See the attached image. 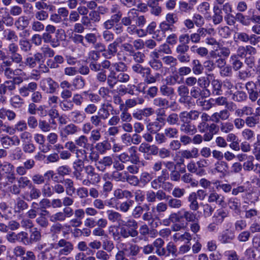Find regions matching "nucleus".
<instances>
[{"instance_id":"6e6552de","label":"nucleus","mask_w":260,"mask_h":260,"mask_svg":"<svg viewBox=\"0 0 260 260\" xmlns=\"http://www.w3.org/2000/svg\"><path fill=\"white\" fill-rule=\"evenodd\" d=\"M177 155L180 157V160L184 161V158L190 159L197 158L199 156V150L197 148L193 147L190 150H184L178 152Z\"/></svg>"},{"instance_id":"ea45409f","label":"nucleus","mask_w":260,"mask_h":260,"mask_svg":"<svg viewBox=\"0 0 260 260\" xmlns=\"http://www.w3.org/2000/svg\"><path fill=\"white\" fill-rule=\"evenodd\" d=\"M4 38L8 41H17L18 38L16 32L10 29H6L3 32Z\"/></svg>"},{"instance_id":"338daca9","label":"nucleus","mask_w":260,"mask_h":260,"mask_svg":"<svg viewBox=\"0 0 260 260\" xmlns=\"http://www.w3.org/2000/svg\"><path fill=\"white\" fill-rule=\"evenodd\" d=\"M66 218V214L62 212H57L50 216V220L53 222L56 221H63Z\"/></svg>"},{"instance_id":"c756f323","label":"nucleus","mask_w":260,"mask_h":260,"mask_svg":"<svg viewBox=\"0 0 260 260\" xmlns=\"http://www.w3.org/2000/svg\"><path fill=\"white\" fill-rule=\"evenodd\" d=\"M109 107L112 108V106L111 104H104L101 106V107L99 110L98 115L100 116V117L103 120L107 119L110 116V113L108 109Z\"/></svg>"},{"instance_id":"7ed1b4c3","label":"nucleus","mask_w":260,"mask_h":260,"mask_svg":"<svg viewBox=\"0 0 260 260\" xmlns=\"http://www.w3.org/2000/svg\"><path fill=\"white\" fill-rule=\"evenodd\" d=\"M40 86L43 91L49 93H53L58 87V84L51 78L48 77L41 80Z\"/></svg>"},{"instance_id":"680f3d73","label":"nucleus","mask_w":260,"mask_h":260,"mask_svg":"<svg viewBox=\"0 0 260 260\" xmlns=\"http://www.w3.org/2000/svg\"><path fill=\"white\" fill-rule=\"evenodd\" d=\"M219 48V51L218 52L217 54L215 53L214 56H218V57H228L229 56L231 51L229 48L223 47L220 44L219 45V46L217 47Z\"/></svg>"},{"instance_id":"39448f33","label":"nucleus","mask_w":260,"mask_h":260,"mask_svg":"<svg viewBox=\"0 0 260 260\" xmlns=\"http://www.w3.org/2000/svg\"><path fill=\"white\" fill-rule=\"evenodd\" d=\"M122 41L123 40L120 38L110 44L108 46V48L106 49L105 52L102 53V55L107 59H110L112 57L114 56L117 52V47L119 43H121Z\"/></svg>"},{"instance_id":"0e129e2a","label":"nucleus","mask_w":260,"mask_h":260,"mask_svg":"<svg viewBox=\"0 0 260 260\" xmlns=\"http://www.w3.org/2000/svg\"><path fill=\"white\" fill-rule=\"evenodd\" d=\"M111 66L116 72H125L127 69V66L122 61L113 63Z\"/></svg>"},{"instance_id":"5701e85b","label":"nucleus","mask_w":260,"mask_h":260,"mask_svg":"<svg viewBox=\"0 0 260 260\" xmlns=\"http://www.w3.org/2000/svg\"><path fill=\"white\" fill-rule=\"evenodd\" d=\"M144 102V100L142 96H138L136 98L127 99L125 102V109L132 108L137 105H141Z\"/></svg>"},{"instance_id":"f8f14e48","label":"nucleus","mask_w":260,"mask_h":260,"mask_svg":"<svg viewBox=\"0 0 260 260\" xmlns=\"http://www.w3.org/2000/svg\"><path fill=\"white\" fill-rule=\"evenodd\" d=\"M229 212L227 210L222 208L216 211L212 217V221L217 224H221L224 219L228 216Z\"/></svg>"},{"instance_id":"2f4dec72","label":"nucleus","mask_w":260,"mask_h":260,"mask_svg":"<svg viewBox=\"0 0 260 260\" xmlns=\"http://www.w3.org/2000/svg\"><path fill=\"white\" fill-rule=\"evenodd\" d=\"M208 201L209 203L215 202L217 204L222 205L224 203V197L221 194L214 192L209 194Z\"/></svg>"},{"instance_id":"9d476101","label":"nucleus","mask_w":260,"mask_h":260,"mask_svg":"<svg viewBox=\"0 0 260 260\" xmlns=\"http://www.w3.org/2000/svg\"><path fill=\"white\" fill-rule=\"evenodd\" d=\"M190 93L194 99L205 98L210 95V91L208 89H201L198 86H193L191 88Z\"/></svg>"},{"instance_id":"4468645a","label":"nucleus","mask_w":260,"mask_h":260,"mask_svg":"<svg viewBox=\"0 0 260 260\" xmlns=\"http://www.w3.org/2000/svg\"><path fill=\"white\" fill-rule=\"evenodd\" d=\"M180 130L181 132L187 135H193L197 132L196 126L191 122L181 121Z\"/></svg>"},{"instance_id":"a211bd4d","label":"nucleus","mask_w":260,"mask_h":260,"mask_svg":"<svg viewBox=\"0 0 260 260\" xmlns=\"http://www.w3.org/2000/svg\"><path fill=\"white\" fill-rule=\"evenodd\" d=\"M1 71L4 73V75L8 79L13 78L15 75H25V73L22 71L21 69H17L15 70H13L10 67L4 68V69H2Z\"/></svg>"},{"instance_id":"ddd939ff","label":"nucleus","mask_w":260,"mask_h":260,"mask_svg":"<svg viewBox=\"0 0 260 260\" xmlns=\"http://www.w3.org/2000/svg\"><path fill=\"white\" fill-rule=\"evenodd\" d=\"M163 0H148L147 6L151 8L150 13L155 15L159 16L162 12L161 7L159 6V2Z\"/></svg>"},{"instance_id":"774afa93","label":"nucleus","mask_w":260,"mask_h":260,"mask_svg":"<svg viewBox=\"0 0 260 260\" xmlns=\"http://www.w3.org/2000/svg\"><path fill=\"white\" fill-rule=\"evenodd\" d=\"M114 248L113 242L109 240V237L104 238L103 240V248L108 252H111Z\"/></svg>"},{"instance_id":"052dcab7","label":"nucleus","mask_w":260,"mask_h":260,"mask_svg":"<svg viewBox=\"0 0 260 260\" xmlns=\"http://www.w3.org/2000/svg\"><path fill=\"white\" fill-rule=\"evenodd\" d=\"M120 236L123 238H127L129 237L132 238L137 237V236L129 229L124 226H122L120 228Z\"/></svg>"},{"instance_id":"69168bd1","label":"nucleus","mask_w":260,"mask_h":260,"mask_svg":"<svg viewBox=\"0 0 260 260\" xmlns=\"http://www.w3.org/2000/svg\"><path fill=\"white\" fill-rule=\"evenodd\" d=\"M131 56H132L133 59L137 63V64H140L144 61V58L145 57V54L141 52H136L134 51Z\"/></svg>"},{"instance_id":"f03ea898","label":"nucleus","mask_w":260,"mask_h":260,"mask_svg":"<svg viewBox=\"0 0 260 260\" xmlns=\"http://www.w3.org/2000/svg\"><path fill=\"white\" fill-rule=\"evenodd\" d=\"M53 248L55 249L60 248L58 252V256L67 255L73 250V245L70 242L61 239L57 243L53 245Z\"/></svg>"},{"instance_id":"412c9836","label":"nucleus","mask_w":260,"mask_h":260,"mask_svg":"<svg viewBox=\"0 0 260 260\" xmlns=\"http://www.w3.org/2000/svg\"><path fill=\"white\" fill-rule=\"evenodd\" d=\"M42 37L44 43H50L53 48H56L60 45L58 39H52L51 34L45 32L42 34Z\"/></svg>"},{"instance_id":"dca6fc26","label":"nucleus","mask_w":260,"mask_h":260,"mask_svg":"<svg viewBox=\"0 0 260 260\" xmlns=\"http://www.w3.org/2000/svg\"><path fill=\"white\" fill-rule=\"evenodd\" d=\"M136 17H138V11L135 9H132L128 12L127 16L121 18V23L124 26L130 25Z\"/></svg>"},{"instance_id":"473e14b6","label":"nucleus","mask_w":260,"mask_h":260,"mask_svg":"<svg viewBox=\"0 0 260 260\" xmlns=\"http://www.w3.org/2000/svg\"><path fill=\"white\" fill-rule=\"evenodd\" d=\"M167 203L169 207L173 209H179L183 206V202L181 200L171 197H169Z\"/></svg>"},{"instance_id":"79ce46f5","label":"nucleus","mask_w":260,"mask_h":260,"mask_svg":"<svg viewBox=\"0 0 260 260\" xmlns=\"http://www.w3.org/2000/svg\"><path fill=\"white\" fill-rule=\"evenodd\" d=\"M246 125L249 127H254L259 123V118L256 115L247 116L245 118Z\"/></svg>"},{"instance_id":"cd10ccee","label":"nucleus","mask_w":260,"mask_h":260,"mask_svg":"<svg viewBox=\"0 0 260 260\" xmlns=\"http://www.w3.org/2000/svg\"><path fill=\"white\" fill-rule=\"evenodd\" d=\"M132 70L134 72L141 75L144 78L145 76L148 75L147 73L150 69L149 67H143L140 64H135L132 67Z\"/></svg>"},{"instance_id":"bf43d9fd","label":"nucleus","mask_w":260,"mask_h":260,"mask_svg":"<svg viewBox=\"0 0 260 260\" xmlns=\"http://www.w3.org/2000/svg\"><path fill=\"white\" fill-rule=\"evenodd\" d=\"M107 84L110 88H113L117 84L118 80L114 72H111L107 77Z\"/></svg>"},{"instance_id":"58836bf2","label":"nucleus","mask_w":260,"mask_h":260,"mask_svg":"<svg viewBox=\"0 0 260 260\" xmlns=\"http://www.w3.org/2000/svg\"><path fill=\"white\" fill-rule=\"evenodd\" d=\"M132 232L135 234L137 236H138L139 233L137 231L138 228V223L137 221L134 219H129L124 224Z\"/></svg>"},{"instance_id":"423d86ee","label":"nucleus","mask_w":260,"mask_h":260,"mask_svg":"<svg viewBox=\"0 0 260 260\" xmlns=\"http://www.w3.org/2000/svg\"><path fill=\"white\" fill-rule=\"evenodd\" d=\"M158 148L155 145H150L146 143H142L139 146V151L146 153L148 156L145 157L150 159V155H156L158 153Z\"/></svg>"},{"instance_id":"4d7b16f0","label":"nucleus","mask_w":260,"mask_h":260,"mask_svg":"<svg viewBox=\"0 0 260 260\" xmlns=\"http://www.w3.org/2000/svg\"><path fill=\"white\" fill-rule=\"evenodd\" d=\"M219 128L221 132L227 134L234 129V125L230 122H220Z\"/></svg>"},{"instance_id":"4c0bfd02","label":"nucleus","mask_w":260,"mask_h":260,"mask_svg":"<svg viewBox=\"0 0 260 260\" xmlns=\"http://www.w3.org/2000/svg\"><path fill=\"white\" fill-rule=\"evenodd\" d=\"M160 92L165 96H173L175 94L174 89L167 84H163L160 87Z\"/></svg>"},{"instance_id":"864d4df0","label":"nucleus","mask_w":260,"mask_h":260,"mask_svg":"<svg viewBox=\"0 0 260 260\" xmlns=\"http://www.w3.org/2000/svg\"><path fill=\"white\" fill-rule=\"evenodd\" d=\"M182 180L186 183L190 184L192 187L197 186L198 181L192 178V175L189 174H185L181 177Z\"/></svg>"},{"instance_id":"e2e57ef3","label":"nucleus","mask_w":260,"mask_h":260,"mask_svg":"<svg viewBox=\"0 0 260 260\" xmlns=\"http://www.w3.org/2000/svg\"><path fill=\"white\" fill-rule=\"evenodd\" d=\"M167 256H169L170 254L173 256H177V248L176 246L172 242H169L166 246Z\"/></svg>"},{"instance_id":"1a4fd4ad","label":"nucleus","mask_w":260,"mask_h":260,"mask_svg":"<svg viewBox=\"0 0 260 260\" xmlns=\"http://www.w3.org/2000/svg\"><path fill=\"white\" fill-rule=\"evenodd\" d=\"M129 152L131 154V156H129L127 154L123 153L120 154L119 156V160L121 162H124L127 161H131L132 162H137L139 161V158L136 154V147H131L129 149Z\"/></svg>"},{"instance_id":"c03bdc74","label":"nucleus","mask_w":260,"mask_h":260,"mask_svg":"<svg viewBox=\"0 0 260 260\" xmlns=\"http://www.w3.org/2000/svg\"><path fill=\"white\" fill-rule=\"evenodd\" d=\"M153 104L163 109H168L169 106V101L161 97L155 98L153 101Z\"/></svg>"},{"instance_id":"c9c22d12","label":"nucleus","mask_w":260,"mask_h":260,"mask_svg":"<svg viewBox=\"0 0 260 260\" xmlns=\"http://www.w3.org/2000/svg\"><path fill=\"white\" fill-rule=\"evenodd\" d=\"M212 92L216 95H221L222 94V84L218 80H213L211 82Z\"/></svg>"},{"instance_id":"a18cd8bd","label":"nucleus","mask_w":260,"mask_h":260,"mask_svg":"<svg viewBox=\"0 0 260 260\" xmlns=\"http://www.w3.org/2000/svg\"><path fill=\"white\" fill-rule=\"evenodd\" d=\"M253 113V109L251 107L244 106L241 109H238L236 110L235 114L238 117H242L244 115H250Z\"/></svg>"},{"instance_id":"f704fd0d","label":"nucleus","mask_w":260,"mask_h":260,"mask_svg":"<svg viewBox=\"0 0 260 260\" xmlns=\"http://www.w3.org/2000/svg\"><path fill=\"white\" fill-rule=\"evenodd\" d=\"M229 207L235 213L239 214L241 212V203L236 199H231L228 202Z\"/></svg>"},{"instance_id":"bb28decb","label":"nucleus","mask_w":260,"mask_h":260,"mask_svg":"<svg viewBox=\"0 0 260 260\" xmlns=\"http://www.w3.org/2000/svg\"><path fill=\"white\" fill-rule=\"evenodd\" d=\"M188 202L189 203V207L191 211H196L199 209L200 206L194 192L189 194L188 197Z\"/></svg>"},{"instance_id":"13d9d810","label":"nucleus","mask_w":260,"mask_h":260,"mask_svg":"<svg viewBox=\"0 0 260 260\" xmlns=\"http://www.w3.org/2000/svg\"><path fill=\"white\" fill-rule=\"evenodd\" d=\"M41 21L37 19L32 21L31 23V28L33 31L41 32L44 29L45 26Z\"/></svg>"},{"instance_id":"de8ad7c7","label":"nucleus","mask_w":260,"mask_h":260,"mask_svg":"<svg viewBox=\"0 0 260 260\" xmlns=\"http://www.w3.org/2000/svg\"><path fill=\"white\" fill-rule=\"evenodd\" d=\"M236 20L244 26L250 25V17H246L241 12L237 13L236 15Z\"/></svg>"},{"instance_id":"6ab92c4d","label":"nucleus","mask_w":260,"mask_h":260,"mask_svg":"<svg viewBox=\"0 0 260 260\" xmlns=\"http://www.w3.org/2000/svg\"><path fill=\"white\" fill-rule=\"evenodd\" d=\"M29 195L28 193H25L22 195V198L27 201H30L32 200L38 199L41 194V191L39 189L36 188L34 186H31Z\"/></svg>"},{"instance_id":"2eb2a0df","label":"nucleus","mask_w":260,"mask_h":260,"mask_svg":"<svg viewBox=\"0 0 260 260\" xmlns=\"http://www.w3.org/2000/svg\"><path fill=\"white\" fill-rule=\"evenodd\" d=\"M16 89V83L14 81H6L0 84V94L5 95L7 91L12 92Z\"/></svg>"},{"instance_id":"7c9ffc66","label":"nucleus","mask_w":260,"mask_h":260,"mask_svg":"<svg viewBox=\"0 0 260 260\" xmlns=\"http://www.w3.org/2000/svg\"><path fill=\"white\" fill-rule=\"evenodd\" d=\"M192 68L193 73L195 75H199L203 73L204 71V67L198 59H193L191 62Z\"/></svg>"},{"instance_id":"3c124183","label":"nucleus","mask_w":260,"mask_h":260,"mask_svg":"<svg viewBox=\"0 0 260 260\" xmlns=\"http://www.w3.org/2000/svg\"><path fill=\"white\" fill-rule=\"evenodd\" d=\"M47 214H48L41 213L39 214V217L37 218L36 220L37 224L42 228H45L47 227L49 224L47 219L45 217V216Z\"/></svg>"},{"instance_id":"f3484780","label":"nucleus","mask_w":260,"mask_h":260,"mask_svg":"<svg viewBox=\"0 0 260 260\" xmlns=\"http://www.w3.org/2000/svg\"><path fill=\"white\" fill-rule=\"evenodd\" d=\"M108 219L113 223H118L119 224L123 222L122 219V215L117 212L112 210H109L107 211Z\"/></svg>"},{"instance_id":"8fccbe9b","label":"nucleus","mask_w":260,"mask_h":260,"mask_svg":"<svg viewBox=\"0 0 260 260\" xmlns=\"http://www.w3.org/2000/svg\"><path fill=\"white\" fill-rule=\"evenodd\" d=\"M28 207V205L26 202H25L22 199L20 198H18L17 199V202L15 204V209L16 212H20L26 209Z\"/></svg>"},{"instance_id":"393cba45","label":"nucleus","mask_w":260,"mask_h":260,"mask_svg":"<svg viewBox=\"0 0 260 260\" xmlns=\"http://www.w3.org/2000/svg\"><path fill=\"white\" fill-rule=\"evenodd\" d=\"M255 86L252 82H248L246 84V88L249 93V98L252 102L255 101L258 96L257 91H255L253 87Z\"/></svg>"},{"instance_id":"5fc2aeb1","label":"nucleus","mask_w":260,"mask_h":260,"mask_svg":"<svg viewBox=\"0 0 260 260\" xmlns=\"http://www.w3.org/2000/svg\"><path fill=\"white\" fill-rule=\"evenodd\" d=\"M19 45L21 50L23 52H27L31 50V45L27 39H20L19 41Z\"/></svg>"},{"instance_id":"a19ab883","label":"nucleus","mask_w":260,"mask_h":260,"mask_svg":"<svg viewBox=\"0 0 260 260\" xmlns=\"http://www.w3.org/2000/svg\"><path fill=\"white\" fill-rule=\"evenodd\" d=\"M41 238V234L37 228H34L31 232L29 239L27 241V244H32L33 243L39 241Z\"/></svg>"},{"instance_id":"e433bc0d","label":"nucleus","mask_w":260,"mask_h":260,"mask_svg":"<svg viewBox=\"0 0 260 260\" xmlns=\"http://www.w3.org/2000/svg\"><path fill=\"white\" fill-rule=\"evenodd\" d=\"M11 105L15 108H19L22 107L24 104L23 99L19 95H15L13 96L10 100Z\"/></svg>"},{"instance_id":"6e6d98bb","label":"nucleus","mask_w":260,"mask_h":260,"mask_svg":"<svg viewBox=\"0 0 260 260\" xmlns=\"http://www.w3.org/2000/svg\"><path fill=\"white\" fill-rule=\"evenodd\" d=\"M82 5H84L82 6V15L86 14L87 13L88 10L86 9V7L90 9H93L97 6L96 3L93 1L87 2L82 0Z\"/></svg>"},{"instance_id":"37998d69","label":"nucleus","mask_w":260,"mask_h":260,"mask_svg":"<svg viewBox=\"0 0 260 260\" xmlns=\"http://www.w3.org/2000/svg\"><path fill=\"white\" fill-rule=\"evenodd\" d=\"M230 61L233 69L235 71L239 70L243 66V62L236 55H232L231 56Z\"/></svg>"},{"instance_id":"aec40b11","label":"nucleus","mask_w":260,"mask_h":260,"mask_svg":"<svg viewBox=\"0 0 260 260\" xmlns=\"http://www.w3.org/2000/svg\"><path fill=\"white\" fill-rule=\"evenodd\" d=\"M29 24V21L26 16L19 17L15 22L14 25L17 30H22L26 28Z\"/></svg>"},{"instance_id":"f257e3e1","label":"nucleus","mask_w":260,"mask_h":260,"mask_svg":"<svg viewBox=\"0 0 260 260\" xmlns=\"http://www.w3.org/2000/svg\"><path fill=\"white\" fill-rule=\"evenodd\" d=\"M120 250L116 254L115 257L119 259L129 260L125 257H136L138 256L141 249V247L136 244L131 242L121 243L119 244Z\"/></svg>"},{"instance_id":"72a5a7b5","label":"nucleus","mask_w":260,"mask_h":260,"mask_svg":"<svg viewBox=\"0 0 260 260\" xmlns=\"http://www.w3.org/2000/svg\"><path fill=\"white\" fill-rule=\"evenodd\" d=\"M88 147L90 148L89 149H87V151L84 150L85 154V158L84 161H96L99 157L98 153L91 150V146L88 145Z\"/></svg>"},{"instance_id":"4be33fe9","label":"nucleus","mask_w":260,"mask_h":260,"mask_svg":"<svg viewBox=\"0 0 260 260\" xmlns=\"http://www.w3.org/2000/svg\"><path fill=\"white\" fill-rule=\"evenodd\" d=\"M183 213L181 215L182 219H184L187 222H193L197 220H198L197 214L193 212L191 210H187L185 209L181 210Z\"/></svg>"},{"instance_id":"09e8293b","label":"nucleus","mask_w":260,"mask_h":260,"mask_svg":"<svg viewBox=\"0 0 260 260\" xmlns=\"http://www.w3.org/2000/svg\"><path fill=\"white\" fill-rule=\"evenodd\" d=\"M164 134L166 138H176L177 137L178 131L176 128L169 127L164 129Z\"/></svg>"},{"instance_id":"0eeeda50","label":"nucleus","mask_w":260,"mask_h":260,"mask_svg":"<svg viewBox=\"0 0 260 260\" xmlns=\"http://www.w3.org/2000/svg\"><path fill=\"white\" fill-rule=\"evenodd\" d=\"M235 238V233L230 229H225L218 236V241L222 244L231 243Z\"/></svg>"},{"instance_id":"b1692460","label":"nucleus","mask_w":260,"mask_h":260,"mask_svg":"<svg viewBox=\"0 0 260 260\" xmlns=\"http://www.w3.org/2000/svg\"><path fill=\"white\" fill-rule=\"evenodd\" d=\"M162 118H157L154 121L150 122L147 125V130L152 134H155L158 132L162 127L161 124L160 123V120Z\"/></svg>"},{"instance_id":"603ef678","label":"nucleus","mask_w":260,"mask_h":260,"mask_svg":"<svg viewBox=\"0 0 260 260\" xmlns=\"http://www.w3.org/2000/svg\"><path fill=\"white\" fill-rule=\"evenodd\" d=\"M148 75L144 78V82L147 84H153L156 82L157 78L159 77V74L156 73L155 76L151 74V69L147 73Z\"/></svg>"},{"instance_id":"c85d7f7f","label":"nucleus","mask_w":260,"mask_h":260,"mask_svg":"<svg viewBox=\"0 0 260 260\" xmlns=\"http://www.w3.org/2000/svg\"><path fill=\"white\" fill-rule=\"evenodd\" d=\"M16 116V113L12 110H8L5 108L0 109V118L2 119H7L12 121L13 120Z\"/></svg>"},{"instance_id":"49530a36","label":"nucleus","mask_w":260,"mask_h":260,"mask_svg":"<svg viewBox=\"0 0 260 260\" xmlns=\"http://www.w3.org/2000/svg\"><path fill=\"white\" fill-rule=\"evenodd\" d=\"M190 50L194 53H197L201 57L206 56L208 53V49L203 47H198L197 46L193 45L191 47Z\"/></svg>"},{"instance_id":"a878e982","label":"nucleus","mask_w":260,"mask_h":260,"mask_svg":"<svg viewBox=\"0 0 260 260\" xmlns=\"http://www.w3.org/2000/svg\"><path fill=\"white\" fill-rule=\"evenodd\" d=\"M213 13L214 14L212 16L213 23L215 25L220 23L223 20L221 9L218 6H214Z\"/></svg>"},{"instance_id":"20e7f679","label":"nucleus","mask_w":260,"mask_h":260,"mask_svg":"<svg viewBox=\"0 0 260 260\" xmlns=\"http://www.w3.org/2000/svg\"><path fill=\"white\" fill-rule=\"evenodd\" d=\"M256 53V49L253 46L250 45L240 46L238 47L236 54H233L238 57L244 58L248 55H255Z\"/></svg>"},{"instance_id":"9b49d317","label":"nucleus","mask_w":260,"mask_h":260,"mask_svg":"<svg viewBox=\"0 0 260 260\" xmlns=\"http://www.w3.org/2000/svg\"><path fill=\"white\" fill-rule=\"evenodd\" d=\"M230 116V112L227 110L224 109L220 111L219 112L214 113L210 116V120L213 122L220 123V122H221L220 121L221 120H226L229 118Z\"/></svg>"}]
</instances>
